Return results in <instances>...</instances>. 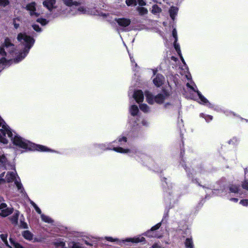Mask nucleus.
<instances>
[{"label":"nucleus","instance_id":"obj_37","mask_svg":"<svg viewBox=\"0 0 248 248\" xmlns=\"http://www.w3.org/2000/svg\"><path fill=\"white\" fill-rule=\"evenodd\" d=\"M19 226L23 229H27L28 228V224L22 219L20 221Z\"/></svg>","mask_w":248,"mask_h":248},{"label":"nucleus","instance_id":"obj_26","mask_svg":"<svg viewBox=\"0 0 248 248\" xmlns=\"http://www.w3.org/2000/svg\"><path fill=\"white\" fill-rule=\"evenodd\" d=\"M137 10L138 11L139 14L140 15H144L148 13V10L144 7H138L137 8Z\"/></svg>","mask_w":248,"mask_h":248},{"label":"nucleus","instance_id":"obj_47","mask_svg":"<svg viewBox=\"0 0 248 248\" xmlns=\"http://www.w3.org/2000/svg\"><path fill=\"white\" fill-rule=\"evenodd\" d=\"M240 203L244 206H247L248 205V200H241Z\"/></svg>","mask_w":248,"mask_h":248},{"label":"nucleus","instance_id":"obj_40","mask_svg":"<svg viewBox=\"0 0 248 248\" xmlns=\"http://www.w3.org/2000/svg\"><path fill=\"white\" fill-rule=\"evenodd\" d=\"M136 1V5L138 4L140 6H145L146 5V3L144 1V0H135Z\"/></svg>","mask_w":248,"mask_h":248},{"label":"nucleus","instance_id":"obj_13","mask_svg":"<svg viewBox=\"0 0 248 248\" xmlns=\"http://www.w3.org/2000/svg\"><path fill=\"white\" fill-rule=\"evenodd\" d=\"M133 97L137 103H140V102H142L144 99L143 92L141 90L135 91Z\"/></svg>","mask_w":248,"mask_h":248},{"label":"nucleus","instance_id":"obj_38","mask_svg":"<svg viewBox=\"0 0 248 248\" xmlns=\"http://www.w3.org/2000/svg\"><path fill=\"white\" fill-rule=\"evenodd\" d=\"M230 190L232 193H238V188L236 186H232L230 187Z\"/></svg>","mask_w":248,"mask_h":248},{"label":"nucleus","instance_id":"obj_11","mask_svg":"<svg viewBox=\"0 0 248 248\" xmlns=\"http://www.w3.org/2000/svg\"><path fill=\"white\" fill-rule=\"evenodd\" d=\"M26 9L30 12L31 16H38V14L35 12L36 11V3L34 2H32L27 5Z\"/></svg>","mask_w":248,"mask_h":248},{"label":"nucleus","instance_id":"obj_21","mask_svg":"<svg viewBox=\"0 0 248 248\" xmlns=\"http://www.w3.org/2000/svg\"><path fill=\"white\" fill-rule=\"evenodd\" d=\"M129 111L131 115L134 116L138 113L139 111V108L137 105H132L129 108Z\"/></svg>","mask_w":248,"mask_h":248},{"label":"nucleus","instance_id":"obj_14","mask_svg":"<svg viewBox=\"0 0 248 248\" xmlns=\"http://www.w3.org/2000/svg\"><path fill=\"white\" fill-rule=\"evenodd\" d=\"M160 226H161V223H157V224H156L154 226L152 227V228L150 230L147 231L145 233V235L147 236L148 237H159V236H157L156 235V234L154 232V231L160 228Z\"/></svg>","mask_w":248,"mask_h":248},{"label":"nucleus","instance_id":"obj_19","mask_svg":"<svg viewBox=\"0 0 248 248\" xmlns=\"http://www.w3.org/2000/svg\"><path fill=\"white\" fill-rule=\"evenodd\" d=\"M178 12V8L176 7L172 6L169 10L170 16L171 18L174 20Z\"/></svg>","mask_w":248,"mask_h":248},{"label":"nucleus","instance_id":"obj_41","mask_svg":"<svg viewBox=\"0 0 248 248\" xmlns=\"http://www.w3.org/2000/svg\"><path fill=\"white\" fill-rule=\"evenodd\" d=\"M8 0H0V6H5L9 4Z\"/></svg>","mask_w":248,"mask_h":248},{"label":"nucleus","instance_id":"obj_45","mask_svg":"<svg viewBox=\"0 0 248 248\" xmlns=\"http://www.w3.org/2000/svg\"><path fill=\"white\" fill-rule=\"evenodd\" d=\"M16 21H19L18 19H15L13 21V24L15 29H17L19 27V24L16 22Z\"/></svg>","mask_w":248,"mask_h":248},{"label":"nucleus","instance_id":"obj_2","mask_svg":"<svg viewBox=\"0 0 248 248\" xmlns=\"http://www.w3.org/2000/svg\"><path fill=\"white\" fill-rule=\"evenodd\" d=\"M17 39L18 42L25 46V48L22 51L16 54L15 58L14 59L15 62H18L22 60L27 56L34 43L33 38L27 35L25 33H19Z\"/></svg>","mask_w":248,"mask_h":248},{"label":"nucleus","instance_id":"obj_51","mask_svg":"<svg viewBox=\"0 0 248 248\" xmlns=\"http://www.w3.org/2000/svg\"><path fill=\"white\" fill-rule=\"evenodd\" d=\"M152 248H160V247L157 244H155L152 246Z\"/></svg>","mask_w":248,"mask_h":248},{"label":"nucleus","instance_id":"obj_35","mask_svg":"<svg viewBox=\"0 0 248 248\" xmlns=\"http://www.w3.org/2000/svg\"><path fill=\"white\" fill-rule=\"evenodd\" d=\"M69 247L70 248H81L78 243L74 242L70 243L69 244Z\"/></svg>","mask_w":248,"mask_h":248},{"label":"nucleus","instance_id":"obj_49","mask_svg":"<svg viewBox=\"0 0 248 248\" xmlns=\"http://www.w3.org/2000/svg\"><path fill=\"white\" fill-rule=\"evenodd\" d=\"M142 124L144 126H147L148 125V122L145 120H143L141 122Z\"/></svg>","mask_w":248,"mask_h":248},{"label":"nucleus","instance_id":"obj_10","mask_svg":"<svg viewBox=\"0 0 248 248\" xmlns=\"http://www.w3.org/2000/svg\"><path fill=\"white\" fill-rule=\"evenodd\" d=\"M119 26L125 28L128 26L131 23V19L125 17L117 18L115 19Z\"/></svg>","mask_w":248,"mask_h":248},{"label":"nucleus","instance_id":"obj_3","mask_svg":"<svg viewBox=\"0 0 248 248\" xmlns=\"http://www.w3.org/2000/svg\"><path fill=\"white\" fill-rule=\"evenodd\" d=\"M14 45L6 38L2 48H0V67L6 66L14 57Z\"/></svg>","mask_w":248,"mask_h":248},{"label":"nucleus","instance_id":"obj_24","mask_svg":"<svg viewBox=\"0 0 248 248\" xmlns=\"http://www.w3.org/2000/svg\"><path fill=\"white\" fill-rule=\"evenodd\" d=\"M186 248H194L193 242L191 238H187L185 242Z\"/></svg>","mask_w":248,"mask_h":248},{"label":"nucleus","instance_id":"obj_42","mask_svg":"<svg viewBox=\"0 0 248 248\" xmlns=\"http://www.w3.org/2000/svg\"><path fill=\"white\" fill-rule=\"evenodd\" d=\"M172 33L173 37L175 39V40H176V41H177V40H178L177 33V31H176V29H173V30H172Z\"/></svg>","mask_w":248,"mask_h":248},{"label":"nucleus","instance_id":"obj_53","mask_svg":"<svg viewBox=\"0 0 248 248\" xmlns=\"http://www.w3.org/2000/svg\"><path fill=\"white\" fill-rule=\"evenodd\" d=\"M186 78H187V79L188 80H190V78H191V76L190 75H186Z\"/></svg>","mask_w":248,"mask_h":248},{"label":"nucleus","instance_id":"obj_5","mask_svg":"<svg viewBox=\"0 0 248 248\" xmlns=\"http://www.w3.org/2000/svg\"><path fill=\"white\" fill-rule=\"evenodd\" d=\"M145 96L146 101L150 104H153L155 102L157 104H162L165 100L168 99L170 96V93L166 91H163L162 93L154 96L151 93L146 92L145 93Z\"/></svg>","mask_w":248,"mask_h":248},{"label":"nucleus","instance_id":"obj_25","mask_svg":"<svg viewBox=\"0 0 248 248\" xmlns=\"http://www.w3.org/2000/svg\"><path fill=\"white\" fill-rule=\"evenodd\" d=\"M41 217L42 220L45 222L48 223H52L53 222V220L49 217L44 214H41Z\"/></svg>","mask_w":248,"mask_h":248},{"label":"nucleus","instance_id":"obj_31","mask_svg":"<svg viewBox=\"0 0 248 248\" xmlns=\"http://www.w3.org/2000/svg\"><path fill=\"white\" fill-rule=\"evenodd\" d=\"M98 148L101 150H111V149L109 147V145L108 143L100 144L98 145Z\"/></svg>","mask_w":248,"mask_h":248},{"label":"nucleus","instance_id":"obj_33","mask_svg":"<svg viewBox=\"0 0 248 248\" xmlns=\"http://www.w3.org/2000/svg\"><path fill=\"white\" fill-rule=\"evenodd\" d=\"M55 245L57 248L61 247L62 248L65 246V243L61 240H57L55 243Z\"/></svg>","mask_w":248,"mask_h":248},{"label":"nucleus","instance_id":"obj_44","mask_svg":"<svg viewBox=\"0 0 248 248\" xmlns=\"http://www.w3.org/2000/svg\"><path fill=\"white\" fill-rule=\"evenodd\" d=\"M105 239L110 242H116L118 241V239H114L111 237H105Z\"/></svg>","mask_w":248,"mask_h":248},{"label":"nucleus","instance_id":"obj_34","mask_svg":"<svg viewBox=\"0 0 248 248\" xmlns=\"http://www.w3.org/2000/svg\"><path fill=\"white\" fill-rule=\"evenodd\" d=\"M125 3L128 6L136 5V1L135 0H126Z\"/></svg>","mask_w":248,"mask_h":248},{"label":"nucleus","instance_id":"obj_9","mask_svg":"<svg viewBox=\"0 0 248 248\" xmlns=\"http://www.w3.org/2000/svg\"><path fill=\"white\" fill-rule=\"evenodd\" d=\"M14 209L12 207L7 206V205L4 203L0 205V216L6 217L13 212Z\"/></svg>","mask_w":248,"mask_h":248},{"label":"nucleus","instance_id":"obj_52","mask_svg":"<svg viewBox=\"0 0 248 248\" xmlns=\"http://www.w3.org/2000/svg\"><path fill=\"white\" fill-rule=\"evenodd\" d=\"M230 201L234 202H237L238 201V199L237 198H231L230 199Z\"/></svg>","mask_w":248,"mask_h":248},{"label":"nucleus","instance_id":"obj_20","mask_svg":"<svg viewBox=\"0 0 248 248\" xmlns=\"http://www.w3.org/2000/svg\"><path fill=\"white\" fill-rule=\"evenodd\" d=\"M177 41H176V40H174V44H173L174 45V47L176 52H177V53L178 54L179 56L180 57L182 62L184 63H185V61H184V59L183 58L182 54H181L180 46H179V44L177 43Z\"/></svg>","mask_w":248,"mask_h":248},{"label":"nucleus","instance_id":"obj_18","mask_svg":"<svg viewBox=\"0 0 248 248\" xmlns=\"http://www.w3.org/2000/svg\"><path fill=\"white\" fill-rule=\"evenodd\" d=\"M145 241V238L141 236H139L138 237H135L133 238H129L125 239L124 241L125 242H131L132 243H139V242H142Z\"/></svg>","mask_w":248,"mask_h":248},{"label":"nucleus","instance_id":"obj_32","mask_svg":"<svg viewBox=\"0 0 248 248\" xmlns=\"http://www.w3.org/2000/svg\"><path fill=\"white\" fill-rule=\"evenodd\" d=\"M126 138L125 137H120L118 139V141L120 145H123L124 143L126 142Z\"/></svg>","mask_w":248,"mask_h":248},{"label":"nucleus","instance_id":"obj_36","mask_svg":"<svg viewBox=\"0 0 248 248\" xmlns=\"http://www.w3.org/2000/svg\"><path fill=\"white\" fill-rule=\"evenodd\" d=\"M36 149L39 151H47V148L42 145H37Z\"/></svg>","mask_w":248,"mask_h":248},{"label":"nucleus","instance_id":"obj_15","mask_svg":"<svg viewBox=\"0 0 248 248\" xmlns=\"http://www.w3.org/2000/svg\"><path fill=\"white\" fill-rule=\"evenodd\" d=\"M56 0H45L44 1L43 5L49 11H52L53 9L55 8Z\"/></svg>","mask_w":248,"mask_h":248},{"label":"nucleus","instance_id":"obj_55","mask_svg":"<svg viewBox=\"0 0 248 248\" xmlns=\"http://www.w3.org/2000/svg\"><path fill=\"white\" fill-rule=\"evenodd\" d=\"M156 72V70H153V73H154V74L155 75V73Z\"/></svg>","mask_w":248,"mask_h":248},{"label":"nucleus","instance_id":"obj_4","mask_svg":"<svg viewBox=\"0 0 248 248\" xmlns=\"http://www.w3.org/2000/svg\"><path fill=\"white\" fill-rule=\"evenodd\" d=\"M62 13L66 15L75 16L78 14H90L92 15L98 16L102 17L103 18L106 19L109 16L108 13H103L95 9L91 10L84 6H80L78 9L71 8L68 11L67 14L64 11H62Z\"/></svg>","mask_w":248,"mask_h":248},{"label":"nucleus","instance_id":"obj_6","mask_svg":"<svg viewBox=\"0 0 248 248\" xmlns=\"http://www.w3.org/2000/svg\"><path fill=\"white\" fill-rule=\"evenodd\" d=\"M186 86L188 88H189L191 90L194 92V93L197 95V96L198 97V98L197 99L195 98L194 97H193L192 98L193 99L198 100V102L200 104L207 106L209 108H213V105L211 103H209L208 100L206 98H205L198 90L197 86H196L194 83H193L192 81H190V82H187L186 83Z\"/></svg>","mask_w":248,"mask_h":248},{"label":"nucleus","instance_id":"obj_1","mask_svg":"<svg viewBox=\"0 0 248 248\" xmlns=\"http://www.w3.org/2000/svg\"><path fill=\"white\" fill-rule=\"evenodd\" d=\"M0 142L7 144L10 140L14 145L25 149L31 150L32 144L22 138L16 132L11 129L0 117Z\"/></svg>","mask_w":248,"mask_h":248},{"label":"nucleus","instance_id":"obj_54","mask_svg":"<svg viewBox=\"0 0 248 248\" xmlns=\"http://www.w3.org/2000/svg\"><path fill=\"white\" fill-rule=\"evenodd\" d=\"M225 113L226 114V115H229V113H230V114H231H231L232 113V114L233 115H235V114H234L233 113H232V112H229V111H226V112H225Z\"/></svg>","mask_w":248,"mask_h":248},{"label":"nucleus","instance_id":"obj_22","mask_svg":"<svg viewBox=\"0 0 248 248\" xmlns=\"http://www.w3.org/2000/svg\"><path fill=\"white\" fill-rule=\"evenodd\" d=\"M19 215V212L16 211L14 215L11 217L10 219L12 223L16 224L17 223V220Z\"/></svg>","mask_w":248,"mask_h":248},{"label":"nucleus","instance_id":"obj_7","mask_svg":"<svg viewBox=\"0 0 248 248\" xmlns=\"http://www.w3.org/2000/svg\"><path fill=\"white\" fill-rule=\"evenodd\" d=\"M112 150L115 152L120 153H128L130 155L133 156L136 160L140 161V157L141 158H145L146 156L135 149H125L122 147H114Z\"/></svg>","mask_w":248,"mask_h":248},{"label":"nucleus","instance_id":"obj_46","mask_svg":"<svg viewBox=\"0 0 248 248\" xmlns=\"http://www.w3.org/2000/svg\"><path fill=\"white\" fill-rule=\"evenodd\" d=\"M244 188L248 190V180H246L242 184Z\"/></svg>","mask_w":248,"mask_h":248},{"label":"nucleus","instance_id":"obj_28","mask_svg":"<svg viewBox=\"0 0 248 248\" xmlns=\"http://www.w3.org/2000/svg\"><path fill=\"white\" fill-rule=\"evenodd\" d=\"M161 12V9L157 5H154L152 7V13L155 14Z\"/></svg>","mask_w":248,"mask_h":248},{"label":"nucleus","instance_id":"obj_23","mask_svg":"<svg viewBox=\"0 0 248 248\" xmlns=\"http://www.w3.org/2000/svg\"><path fill=\"white\" fill-rule=\"evenodd\" d=\"M22 234L24 238L27 240H31L32 239L33 234L29 231H24Z\"/></svg>","mask_w":248,"mask_h":248},{"label":"nucleus","instance_id":"obj_17","mask_svg":"<svg viewBox=\"0 0 248 248\" xmlns=\"http://www.w3.org/2000/svg\"><path fill=\"white\" fill-rule=\"evenodd\" d=\"M15 184L17 187L18 191L22 194H25V192L24 187L19 177H18L17 179L15 180Z\"/></svg>","mask_w":248,"mask_h":248},{"label":"nucleus","instance_id":"obj_29","mask_svg":"<svg viewBox=\"0 0 248 248\" xmlns=\"http://www.w3.org/2000/svg\"><path fill=\"white\" fill-rule=\"evenodd\" d=\"M200 117L205 119L207 122H209L213 119V117L211 115H206L203 113L200 114Z\"/></svg>","mask_w":248,"mask_h":248},{"label":"nucleus","instance_id":"obj_8","mask_svg":"<svg viewBox=\"0 0 248 248\" xmlns=\"http://www.w3.org/2000/svg\"><path fill=\"white\" fill-rule=\"evenodd\" d=\"M4 176V173H2L0 174V184H2L5 181L8 183H10L13 181L15 182V180L17 179L18 177L15 169H14L11 171L7 172L5 176V180L2 178Z\"/></svg>","mask_w":248,"mask_h":248},{"label":"nucleus","instance_id":"obj_39","mask_svg":"<svg viewBox=\"0 0 248 248\" xmlns=\"http://www.w3.org/2000/svg\"><path fill=\"white\" fill-rule=\"evenodd\" d=\"M37 21L42 25H45L47 23V21L45 19L38 18Z\"/></svg>","mask_w":248,"mask_h":248},{"label":"nucleus","instance_id":"obj_43","mask_svg":"<svg viewBox=\"0 0 248 248\" xmlns=\"http://www.w3.org/2000/svg\"><path fill=\"white\" fill-rule=\"evenodd\" d=\"M33 29L37 32H41V29L37 25L34 24L32 25Z\"/></svg>","mask_w":248,"mask_h":248},{"label":"nucleus","instance_id":"obj_12","mask_svg":"<svg viewBox=\"0 0 248 248\" xmlns=\"http://www.w3.org/2000/svg\"><path fill=\"white\" fill-rule=\"evenodd\" d=\"M164 80L165 78L162 75L157 74L153 79V83L156 87H159L163 84Z\"/></svg>","mask_w":248,"mask_h":248},{"label":"nucleus","instance_id":"obj_50","mask_svg":"<svg viewBox=\"0 0 248 248\" xmlns=\"http://www.w3.org/2000/svg\"><path fill=\"white\" fill-rule=\"evenodd\" d=\"M130 60H131V62L132 64H134L135 66H137V63H136L134 62V60L133 59V58L132 57H131L130 55Z\"/></svg>","mask_w":248,"mask_h":248},{"label":"nucleus","instance_id":"obj_48","mask_svg":"<svg viewBox=\"0 0 248 248\" xmlns=\"http://www.w3.org/2000/svg\"><path fill=\"white\" fill-rule=\"evenodd\" d=\"M5 161V156L1 153H0V162H4Z\"/></svg>","mask_w":248,"mask_h":248},{"label":"nucleus","instance_id":"obj_30","mask_svg":"<svg viewBox=\"0 0 248 248\" xmlns=\"http://www.w3.org/2000/svg\"><path fill=\"white\" fill-rule=\"evenodd\" d=\"M30 203L31 204V205L34 207L35 211L37 213L40 214L41 216L42 212L41 209L37 206V205L32 201L30 200Z\"/></svg>","mask_w":248,"mask_h":248},{"label":"nucleus","instance_id":"obj_16","mask_svg":"<svg viewBox=\"0 0 248 248\" xmlns=\"http://www.w3.org/2000/svg\"><path fill=\"white\" fill-rule=\"evenodd\" d=\"M62 1L65 5L69 7L68 11L71 8H74L72 7L73 6H78L80 4L79 2L73 0H62Z\"/></svg>","mask_w":248,"mask_h":248},{"label":"nucleus","instance_id":"obj_27","mask_svg":"<svg viewBox=\"0 0 248 248\" xmlns=\"http://www.w3.org/2000/svg\"><path fill=\"white\" fill-rule=\"evenodd\" d=\"M140 108L141 110L145 113L149 112L150 111V108L145 104H142L140 105Z\"/></svg>","mask_w":248,"mask_h":248}]
</instances>
